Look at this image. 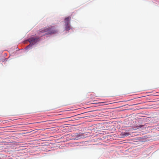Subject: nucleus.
Instances as JSON below:
<instances>
[{
  "label": "nucleus",
  "instance_id": "7ed1b4c3",
  "mask_svg": "<svg viewBox=\"0 0 159 159\" xmlns=\"http://www.w3.org/2000/svg\"><path fill=\"white\" fill-rule=\"evenodd\" d=\"M73 136H75V137L74 138H73V139L78 140L81 138V136L78 134H75L74 135H73Z\"/></svg>",
  "mask_w": 159,
  "mask_h": 159
},
{
  "label": "nucleus",
  "instance_id": "20e7f679",
  "mask_svg": "<svg viewBox=\"0 0 159 159\" xmlns=\"http://www.w3.org/2000/svg\"><path fill=\"white\" fill-rule=\"evenodd\" d=\"M120 134L122 136V137H124L128 136L129 135V133L125 132L121 133Z\"/></svg>",
  "mask_w": 159,
  "mask_h": 159
},
{
  "label": "nucleus",
  "instance_id": "39448f33",
  "mask_svg": "<svg viewBox=\"0 0 159 159\" xmlns=\"http://www.w3.org/2000/svg\"><path fill=\"white\" fill-rule=\"evenodd\" d=\"M70 19V17H68L66 18L65 19V25H67L69 24V20Z\"/></svg>",
  "mask_w": 159,
  "mask_h": 159
},
{
  "label": "nucleus",
  "instance_id": "423d86ee",
  "mask_svg": "<svg viewBox=\"0 0 159 159\" xmlns=\"http://www.w3.org/2000/svg\"><path fill=\"white\" fill-rule=\"evenodd\" d=\"M70 19V17H68L66 18L65 19V25H67L69 24V20Z\"/></svg>",
  "mask_w": 159,
  "mask_h": 159
},
{
  "label": "nucleus",
  "instance_id": "f03ea898",
  "mask_svg": "<svg viewBox=\"0 0 159 159\" xmlns=\"http://www.w3.org/2000/svg\"><path fill=\"white\" fill-rule=\"evenodd\" d=\"M39 37H33L30 38L28 39V41L30 43V44L28 46V47L31 46L32 45L39 41Z\"/></svg>",
  "mask_w": 159,
  "mask_h": 159
},
{
  "label": "nucleus",
  "instance_id": "f257e3e1",
  "mask_svg": "<svg viewBox=\"0 0 159 159\" xmlns=\"http://www.w3.org/2000/svg\"><path fill=\"white\" fill-rule=\"evenodd\" d=\"M58 30L56 29L54 26H50L48 28L41 29L39 30V35L42 37L47 35H52L57 33Z\"/></svg>",
  "mask_w": 159,
  "mask_h": 159
},
{
  "label": "nucleus",
  "instance_id": "0eeeda50",
  "mask_svg": "<svg viewBox=\"0 0 159 159\" xmlns=\"http://www.w3.org/2000/svg\"><path fill=\"white\" fill-rule=\"evenodd\" d=\"M66 25V30H69L70 29V26L69 25L67 24V25Z\"/></svg>",
  "mask_w": 159,
  "mask_h": 159
}]
</instances>
